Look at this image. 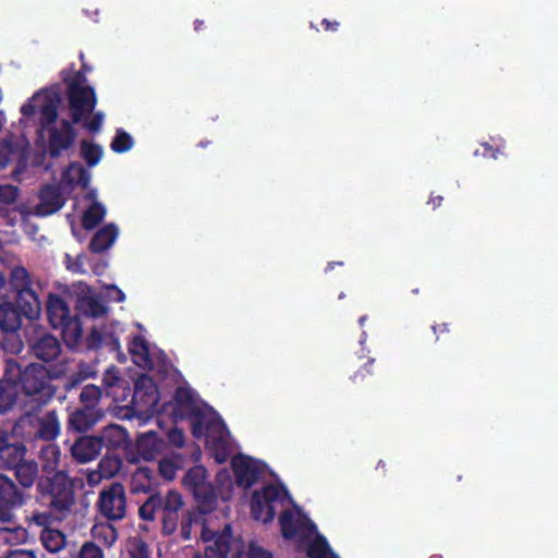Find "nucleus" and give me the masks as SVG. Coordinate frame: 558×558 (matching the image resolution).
<instances>
[{
  "label": "nucleus",
  "mask_w": 558,
  "mask_h": 558,
  "mask_svg": "<svg viewBox=\"0 0 558 558\" xmlns=\"http://www.w3.org/2000/svg\"><path fill=\"white\" fill-rule=\"evenodd\" d=\"M7 379L21 389L33 403V410L40 411L56 395L50 383L49 371L41 364L29 363L25 366L12 357L4 359Z\"/></svg>",
  "instance_id": "f257e3e1"
},
{
  "label": "nucleus",
  "mask_w": 558,
  "mask_h": 558,
  "mask_svg": "<svg viewBox=\"0 0 558 558\" xmlns=\"http://www.w3.org/2000/svg\"><path fill=\"white\" fill-rule=\"evenodd\" d=\"M83 75L78 74L72 81L63 82L66 87V100L70 121L74 124L82 123L90 133H98L105 121V113L95 110L97 106L96 92L90 85L82 83Z\"/></svg>",
  "instance_id": "f03ea898"
},
{
  "label": "nucleus",
  "mask_w": 558,
  "mask_h": 558,
  "mask_svg": "<svg viewBox=\"0 0 558 558\" xmlns=\"http://www.w3.org/2000/svg\"><path fill=\"white\" fill-rule=\"evenodd\" d=\"M37 500L50 514L65 518L75 504V490L72 478L65 471L43 475L36 485Z\"/></svg>",
  "instance_id": "7ed1b4c3"
},
{
  "label": "nucleus",
  "mask_w": 558,
  "mask_h": 558,
  "mask_svg": "<svg viewBox=\"0 0 558 558\" xmlns=\"http://www.w3.org/2000/svg\"><path fill=\"white\" fill-rule=\"evenodd\" d=\"M184 506L181 493L169 489L165 495L151 494L138 508V517L144 521H155L157 513H160V533L165 537L174 535L179 530L181 521L180 511Z\"/></svg>",
  "instance_id": "20e7f679"
},
{
  "label": "nucleus",
  "mask_w": 558,
  "mask_h": 558,
  "mask_svg": "<svg viewBox=\"0 0 558 558\" xmlns=\"http://www.w3.org/2000/svg\"><path fill=\"white\" fill-rule=\"evenodd\" d=\"M9 287L15 292V304L28 319H36L41 312L39 296L34 289L28 269L22 265L13 266L9 271Z\"/></svg>",
  "instance_id": "39448f33"
},
{
  "label": "nucleus",
  "mask_w": 558,
  "mask_h": 558,
  "mask_svg": "<svg viewBox=\"0 0 558 558\" xmlns=\"http://www.w3.org/2000/svg\"><path fill=\"white\" fill-rule=\"evenodd\" d=\"M125 429L118 425H113L106 429L102 437L82 436L71 446V456L78 463H87L97 458L105 442L110 447H120L125 440Z\"/></svg>",
  "instance_id": "423d86ee"
},
{
  "label": "nucleus",
  "mask_w": 558,
  "mask_h": 558,
  "mask_svg": "<svg viewBox=\"0 0 558 558\" xmlns=\"http://www.w3.org/2000/svg\"><path fill=\"white\" fill-rule=\"evenodd\" d=\"M171 414L175 418L192 420V433L198 437L202 433L205 412L198 404L196 393L185 386L178 387L169 403Z\"/></svg>",
  "instance_id": "0eeeda50"
},
{
  "label": "nucleus",
  "mask_w": 558,
  "mask_h": 558,
  "mask_svg": "<svg viewBox=\"0 0 558 558\" xmlns=\"http://www.w3.org/2000/svg\"><path fill=\"white\" fill-rule=\"evenodd\" d=\"M288 492L283 485L269 484L263 489L255 490L252 495V517L264 523L271 522L277 513V504H284Z\"/></svg>",
  "instance_id": "6e6552de"
},
{
  "label": "nucleus",
  "mask_w": 558,
  "mask_h": 558,
  "mask_svg": "<svg viewBox=\"0 0 558 558\" xmlns=\"http://www.w3.org/2000/svg\"><path fill=\"white\" fill-rule=\"evenodd\" d=\"M28 494L17 486L9 475L0 473V522L13 523L16 509H21Z\"/></svg>",
  "instance_id": "1a4fd4ad"
},
{
  "label": "nucleus",
  "mask_w": 558,
  "mask_h": 558,
  "mask_svg": "<svg viewBox=\"0 0 558 558\" xmlns=\"http://www.w3.org/2000/svg\"><path fill=\"white\" fill-rule=\"evenodd\" d=\"M28 353L45 363L53 362L61 354V343L58 337L45 329L33 328L26 335Z\"/></svg>",
  "instance_id": "9d476101"
},
{
  "label": "nucleus",
  "mask_w": 558,
  "mask_h": 558,
  "mask_svg": "<svg viewBox=\"0 0 558 558\" xmlns=\"http://www.w3.org/2000/svg\"><path fill=\"white\" fill-rule=\"evenodd\" d=\"M126 494L121 482H112L99 494L97 508L109 521H121L126 515Z\"/></svg>",
  "instance_id": "9b49d317"
},
{
  "label": "nucleus",
  "mask_w": 558,
  "mask_h": 558,
  "mask_svg": "<svg viewBox=\"0 0 558 558\" xmlns=\"http://www.w3.org/2000/svg\"><path fill=\"white\" fill-rule=\"evenodd\" d=\"M231 465L233 474H235V484L238 487L248 489L253 487L259 480L264 464L258 460L250 458V456H233Z\"/></svg>",
  "instance_id": "f8f14e48"
},
{
  "label": "nucleus",
  "mask_w": 558,
  "mask_h": 558,
  "mask_svg": "<svg viewBox=\"0 0 558 558\" xmlns=\"http://www.w3.org/2000/svg\"><path fill=\"white\" fill-rule=\"evenodd\" d=\"M69 120H61L59 128L48 129V153L51 158H58L65 150L72 148L76 141L77 132Z\"/></svg>",
  "instance_id": "ddd939ff"
},
{
  "label": "nucleus",
  "mask_w": 558,
  "mask_h": 558,
  "mask_svg": "<svg viewBox=\"0 0 558 558\" xmlns=\"http://www.w3.org/2000/svg\"><path fill=\"white\" fill-rule=\"evenodd\" d=\"M159 400L158 386L151 376L148 374L138 375L135 387H133V404L141 411H149L158 405Z\"/></svg>",
  "instance_id": "4468645a"
},
{
  "label": "nucleus",
  "mask_w": 558,
  "mask_h": 558,
  "mask_svg": "<svg viewBox=\"0 0 558 558\" xmlns=\"http://www.w3.org/2000/svg\"><path fill=\"white\" fill-rule=\"evenodd\" d=\"M38 204L33 208L35 216L45 217L56 214L65 203L58 184L47 183L38 192Z\"/></svg>",
  "instance_id": "2eb2a0df"
},
{
  "label": "nucleus",
  "mask_w": 558,
  "mask_h": 558,
  "mask_svg": "<svg viewBox=\"0 0 558 558\" xmlns=\"http://www.w3.org/2000/svg\"><path fill=\"white\" fill-rule=\"evenodd\" d=\"M11 436L0 429V469L11 471L26 457L27 448L21 441H11Z\"/></svg>",
  "instance_id": "dca6fc26"
},
{
  "label": "nucleus",
  "mask_w": 558,
  "mask_h": 558,
  "mask_svg": "<svg viewBox=\"0 0 558 558\" xmlns=\"http://www.w3.org/2000/svg\"><path fill=\"white\" fill-rule=\"evenodd\" d=\"M101 409L78 407L69 412L66 426L69 430L86 433L90 430L102 417Z\"/></svg>",
  "instance_id": "f3484780"
},
{
  "label": "nucleus",
  "mask_w": 558,
  "mask_h": 558,
  "mask_svg": "<svg viewBox=\"0 0 558 558\" xmlns=\"http://www.w3.org/2000/svg\"><path fill=\"white\" fill-rule=\"evenodd\" d=\"M26 147L15 140L12 135L0 141V168L5 169L9 163L14 161L24 162L26 159Z\"/></svg>",
  "instance_id": "a211bd4d"
},
{
  "label": "nucleus",
  "mask_w": 558,
  "mask_h": 558,
  "mask_svg": "<svg viewBox=\"0 0 558 558\" xmlns=\"http://www.w3.org/2000/svg\"><path fill=\"white\" fill-rule=\"evenodd\" d=\"M46 311L50 326L53 329L63 326L64 322L72 316L66 302L58 293H49Z\"/></svg>",
  "instance_id": "6ab92c4d"
},
{
  "label": "nucleus",
  "mask_w": 558,
  "mask_h": 558,
  "mask_svg": "<svg viewBox=\"0 0 558 558\" xmlns=\"http://www.w3.org/2000/svg\"><path fill=\"white\" fill-rule=\"evenodd\" d=\"M232 542V527L226 525L213 545L205 549V554L195 553L192 558H229Z\"/></svg>",
  "instance_id": "aec40b11"
},
{
  "label": "nucleus",
  "mask_w": 558,
  "mask_h": 558,
  "mask_svg": "<svg viewBox=\"0 0 558 558\" xmlns=\"http://www.w3.org/2000/svg\"><path fill=\"white\" fill-rule=\"evenodd\" d=\"M34 440L53 441L60 434V420L57 411H49L44 416H38L37 428L34 432Z\"/></svg>",
  "instance_id": "412c9836"
},
{
  "label": "nucleus",
  "mask_w": 558,
  "mask_h": 558,
  "mask_svg": "<svg viewBox=\"0 0 558 558\" xmlns=\"http://www.w3.org/2000/svg\"><path fill=\"white\" fill-rule=\"evenodd\" d=\"M118 234V227L114 223H107L92 236L88 244L89 251L96 254L108 251L117 240Z\"/></svg>",
  "instance_id": "4be33fe9"
},
{
  "label": "nucleus",
  "mask_w": 558,
  "mask_h": 558,
  "mask_svg": "<svg viewBox=\"0 0 558 558\" xmlns=\"http://www.w3.org/2000/svg\"><path fill=\"white\" fill-rule=\"evenodd\" d=\"M25 412L14 423L13 430L26 440L34 441L35 433L38 423L39 411L33 410V403H26Z\"/></svg>",
  "instance_id": "5701e85b"
},
{
  "label": "nucleus",
  "mask_w": 558,
  "mask_h": 558,
  "mask_svg": "<svg viewBox=\"0 0 558 558\" xmlns=\"http://www.w3.org/2000/svg\"><path fill=\"white\" fill-rule=\"evenodd\" d=\"M24 314L19 306L11 302L0 304V329L2 332L19 331Z\"/></svg>",
  "instance_id": "b1692460"
},
{
  "label": "nucleus",
  "mask_w": 558,
  "mask_h": 558,
  "mask_svg": "<svg viewBox=\"0 0 558 558\" xmlns=\"http://www.w3.org/2000/svg\"><path fill=\"white\" fill-rule=\"evenodd\" d=\"M161 447L162 440L154 432L141 435L135 444L136 451L144 461H154L158 457Z\"/></svg>",
  "instance_id": "393cba45"
},
{
  "label": "nucleus",
  "mask_w": 558,
  "mask_h": 558,
  "mask_svg": "<svg viewBox=\"0 0 558 558\" xmlns=\"http://www.w3.org/2000/svg\"><path fill=\"white\" fill-rule=\"evenodd\" d=\"M12 471H14V477L20 485L19 487L24 492L31 489L39 478L38 464L34 460L24 459Z\"/></svg>",
  "instance_id": "a878e982"
},
{
  "label": "nucleus",
  "mask_w": 558,
  "mask_h": 558,
  "mask_svg": "<svg viewBox=\"0 0 558 558\" xmlns=\"http://www.w3.org/2000/svg\"><path fill=\"white\" fill-rule=\"evenodd\" d=\"M191 494L197 502L196 508H193L195 511H202V513L206 515L216 509L217 495L209 482L201 485Z\"/></svg>",
  "instance_id": "bb28decb"
},
{
  "label": "nucleus",
  "mask_w": 558,
  "mask_h": 558,
  "mask_svg": "<svg viewBox=\"0 0 558 558\" xmlns=\"http://www.w3.org/2000/svg\"><path fill=\"white\" fill-rule=\"evenodd\" d=\"M208 445L217 463L222 464L228 461L230 446L226 438V426L223 424L217 426L216 436H209Z\"/></svg>",
  "instance_id": "cd10ccee"
},
{
  "label": "nucleus",
  "mask_w": 558,
  "mask_h": 558,
  "mask_svg": "<svg viewBox=\"0 0 558 558\" xmlns=\"http://www.w3.org/2000/svg\"><path fill=\"white\" fill-rule=\"evenodd\" d=\"M19 389L7 377L4 368L3 378L0 380V415L7 414L16 404Z\"/></svg>",
  "instance_id": "c85d7f7f"
},
{
  "label": "nucleus",
  "mask_w": 558,
  "mask_h": 558,
  "mask_svg": "<svg viewBox=\"0 0 558 558\" xmlns=\"http://www.w3.org/2000/svg\"><path fill=\"white\" fill-rule=\"evenodd\" d=\"M61 336L64 343L70 347H76L83 337L82 322L77 316H71L66 319L63 326H60Z\"/></svg>",
  "instance_id": "c756f323"
},
{
  "label": "nucleus",
  "mask_w": 558,
  "mask_h": 558,
  "mask_svg": "<svg viewBox=\"0 0 558 558\" xmlns=\"http://www.w3.org/2000/svg\"><path fill=\"white\" fill-rule=\"evenodd\" d=\"M60 448L54 444H47L39 450V459L41 461V468L46 475H51L58 471L60 465Z\"/></svg>",
  "instance_id": "7c9ffc66"
},
{
  "label": "nucleus",
  "mask_w": 558,
  "mask_h": 558,
  "mask_svg": "<svg viewBox=\"0 0 558 558\" xmlns=\"http://www.w3.org/2000/svg\"><path fill=\"white\" fill-rule=\"evenodd\" d=\"M205 515L202 511H195L193 508L183 512L180 521L179 536L182 541H190L192 538V529L204 524Z\"/></svg>",
  "instance_id": "2f4dec72"
},
{
  "label": "nucleus",
  "mask_w": 558,
  "mask_h": 558,
  "mask_svg": "<svg viewBox=\"0 0 558 558\" xmlns=\"http://www.w3.org/2000/svg\"><path fill=\"white\" fill-rule=\"evenodd\" d=\"M107 214V208L101 203L94 201L84 211L82 226L84 230H93L100 225Z\"/></svg>",
  "instance_id": "473e14b6"
},
{
  "label": "nucleus",
  "mask_w": 558,
  "mask_h": 558,
  "mask_svg": "<svg viewBox=\"0 0 558 558\" xmlns=\"http://www.w3.org/2000/svg\"><path fill=\"white\" fill-rule=\"evenodd\" d=\"M90 534L95 542L106 547L112 546L118 538V531L110 522L94 524Z\"/></svg>",
  "instance_id": "72a5a7b5"
},
{
  "label": "nucleus",
  "mask_w": 558,
  "mask_h": 558,
  "mask_svg": "<svg viewBox=\"0 0 558 558\" xmlns=\"http://www.w3.org/2000/svg\"><path fill=\"white\" fill-rule=\"evenodd\" d=\"M40 542L45 549L50 553H58L65 546V536L58 529L45 527L40 533Z\"/></svg>",
  "instance_id": "f704fd0d"
},
{
  "label": "nucleus",
  "mask_w": 558,
  "mask_h": 558,
  "mask_svg": "<svg viewBox=\"0 0 558 558\" xmlns=\"http://www.w3.org/2000/svg\"><path fill=\"white\" fill-rule=\"evenodd\" d=\"M279 524L286 539H293L296 537V534L301 529V521L295 519V515L291 510L281 512L279 517Z\"/></svg>",
  "instance_id": "c9c22d12"
},
{
  "label": "nucleus",
  "mask_w": 558,
  "mask_h": 558,
  "mask_svg": "<svg viewBox=\"0 0 558 558\" xmlns=\"http://www.w3.org/2000/svg\"><path fill=\"white\" fill-rule=\"evenodd\" d=\"M207 481V470L203 465H194L183 476V485L190 493L194 492Z\"/></svg>",
  "instance_id": "e433bc0d"
},
{
  "label": "nucleus",
  "mask_w": 558,
  "mask_h": 558,
  "mask_svg": "<svg viewBox=\"0 0 558 558\" xmlns=\"http://www.w3.org/2000/svg\"><path fill=\"white\" fill-rule=\"evenodd\" d=\"M122 465L123 462L120 456H116V453H106L99 461L98 469L105 478H110L120 472Z\"/></svg>",
  "instance_id": "4c0bfd02"
},
{
  "label": "nucleus",
  "mask_w": 558,
  "mask_h": 558,
  "mask_svg": "<svg viewBox=\"0 0 558 558\" xmlns=\"http://www.w3.org/2000/svg\"><path fill=\"white\" fill-rule=\"evenodd\" d=\"M81 156L89 167H96L104 156V149L98 144L82 140Z\"/></svg>",
  "instance_id": "58836bf2"
},
{
  "label": "nucleus",
  "mask_w": 558,
  "mask_h": 558,
  "mask_svg": "<svg viewBox=\"0 0 558 558\" xmlns=\"http://www.w3.org/2000/svg\"><path fill=\"white\" fill-rule=\"evenodd\" d=\"M102 397V390L95 385H86L80 393V407L101 409L99 402Z\"/></svg>",
  "instance_id": "ea45409f"
},
{
  "label": "nucleus",
  "mask_w": 558,
  "mask_h": 558,
  "mask_svg": "<svg viewBox=\"0 0 558 558\" xmlns=\"http://www.w3.org/2000/svg\"><path fill=\"white\" fill-rule=\"evenodd\" d=\"M80 60L82 61V66L80 70H76L75 64L72 63L68 68L60 71V78L62 82H70L73 78H75L78 74L83 75L82 83L87 82L86 74L90 73L93 71V68L85 61V56L83 51L80 52Z\"/></svg>",
  "instance_id": "a19ab883"
},
{
  "label": "nucleus",
  "mask_w": 558,
  "mask_h": 558,
  "mask_svg": "<svg viewBox=\"0 0 558 558\" xmlns=\"http://www.w3.org/2000/svg\"><path fill=\"white\" fill-rule=\"evenodd\" d=\"M133 146V136L126 131L118 129L111 140L110 149L117 154H123L131 150Z\"/></svg>",
  "instance_id": "79ce46f5"
},
{
  "label": "nucleus",
  "mask_w": 558,
  "mask_h": 558,
  "mask_svg": "<svg viewBox=\"0 0 558 558\" xmlns=\"http://www.w3.org/2000/svg\"><path fill=\"white\" fill-rule=\"evenodd\" d=\"M2 339H0V349L5 354L17 355L23 350V341L21 340L17 331L3 332Z\"/></svg>",
  "instance_id": "37998d69"
},
{
  "label": "nucleus",
  "mask_w": 558,
  "mask_h": 558,
  "mask_svg": "<svg viewBox=\"0 0 558 558\" xmlns=\"http://www.w3.org/2000/svg\"><path fill=\"white\" fill-rule=\"evenodd\" d=\"M330 551V545L322 534H317L307 547L310 558H326Z\"/></svg>",
  "instance_id": "c03bdc74"
},
{
  "label": "nucleus",
  "mask_w": 558,
  "mask_h": 558,
  "mask_svg": "<svg viewBox=\"0 0 558 558\" xmlns=\"http://www.w3.org/2000/svg\"><path fill=\"white\" fill-rule=\"evenodd\" d=\"M40 125L48 128L58 120V106L52 99H46L39 108Z\"/></svg>",
  "instance_id": "a18cd8bd"
},
{
  "label": "nucleus",
  "mask_w": 558,
  "mask_h": 558,
  "mask_svg": "<svg viewBox=\"0 0 558 558\" xmlns=\"http://www.w3.org/2000/svg\"><path fill=\"white\" fill-rule=\"evenodd\" d=\"M131 355L136 360L147 361L149 349L147 341L142 336H135L129 344Z\"/></svg>",
  "instance_id": "49530a36"
},
{
  "label": "nucleus",
  "mask_w": 558,
  "mask_h": 558,
  "mask_svg": "<svg viewBox=\"0 0 558 558\" xmlns=\"http://www.w3.org/2000/svg\"><path fill=\"white\" fill-rule=\"evenodd\" d=\"M83 311L92 317H100L108 312V307L99 300L89 296L83 302Z\"/></svg>",
  "instance_id": "de8ad7c7"
},
{
  "label": "nucleus",
  "mask_w": 558,
  "mask_h": 558,
  "mask_svg": "<svg viewBox=\"0 0 558 558\" xmlns=\"http://www.w3.org/2000/svg\"><path fill=\"white\" fill-rule=\"evenodd\" d=\"M129 553L131 558H151L148 544L141 538H135L130 543Z\"/></svg>",
  "instance_id": "09e8293b"
},
{
  "label": "nucleus",
  "mask_w": 558,
  "mask_h": 558,
  "mask_svg": "<svg viewBox=\"0 0 558 558\" xmlns=\"http://www.w3.org/2000/svg\"><path fill=\"white\" fill-rule=\"evenodd\" d=\"M70 172H76L77 179L76 183L80 184L83 189L87 187L89 184V173L87 170L83 167V165L78 161H73L68 167V171L64 174H68Z\"/></svg>",
  "instance_id": "8fccbe9b"
},
{
  "label": "nucleus",
  "mask_w": 558,
  "mask_h": 558,
  "mask_svg": "<svg viewBox=\"0 0 558 558\" xmlns=\"http://www.w3.org/2000/svg\"><path fill=\"white\" fill-rule=\"evenodd\" d=\"M20 195V189L12 184H0V202L7 205L14 204Z\"/></svg>",
  "instance_id": "3c124183"
},
{
  "label": "nucleus",
  "mask_w": 558,
  "mask_h": 558,
  "mask_svg": "<svg viewBox=\"0 0 558 558\" xmlns=\"http://www.w3.org/2000/svg\"><path fill=\"white\" fill-rule=\"evenodd\" d=\"M78 558H105V554L95 542H85L78 551Z\"/></svg>",
  "instance_id": "603ef678"
},
{
  "label": "nucleus",
  "mask_w": 558,
  "mask_h": 558,
  "mask_svg": "<svg viewBox=\"0 0 558 558\" xmlns=\"http://www.w3.org/2000/svg\"><path fill=\"white\" fill-rule=\"evenodd\" d=\"M179 466L169 459L159 461V474L166 480H173L177 475Z\"/></svg>",
  "instance_id": "864d4df0"
},
{
  "label": "nucleus",
  "mask_w": 558,
  "mask_h": 558,
  "mask_svg": "<svg viewBox=\"0 0 558 558\" xmlns=\"http://www.w3.org/2000/svg\"><path fill=\"white\" fill-rule=\"evenodd\" d=\"M374 363V359H369L366 363H364L363 366L352 375V381L354 384H361L366 376L373 375Z\"/></svg>",
  "instance_id": "5fc2aeb1"
},
{
  "label": "nucleus",
  "mask_w": 558,
  "mask_h": 558,
  "mask_svg": "<svg viewBox=\"0 0 558 558\" xmlns=\"http://www.w3.org/2000/svg\"><path fill=\"white\" fill-rule=\"evenodd\" d=\"M167 438L171 445L178 448L183 447L184 442L186 441V436L184 435V432H182V429H178V427L169 429Z\"/></svg>",
  "instance_id": "6e6d98bb"
},
{
  "label": "nucleus",
  "mask_w": 558,
  "mask_h": 558,
  "mask_svg": "<svg viewBox=\"0 0 558 558\" xmlns=\"http://www.w3.org/2000/svg\"><path fill=\"white\" fill-rule=\"evenodd\" d=\"M84 383V376L81 373H73L65 378L63 383V388L66 391H71L77 389Z\"/></svg>",
  "instance_id": "4d7b16f0"
},
{
  "label": "nucleus",
  "mask_w": 558,
  "mask_h": 558,
  "mask_svg": "<svg viewBox=\"0 0 558 558\" xmlns=\"http://www.w3.org/2000/svg\"><path fill=\"white\" fill-rule=\"evenodd\" d=\"M39 97V94H35L32 98H29L24 105L21 107V113L25 118L34 117L36 112L35 100Z\"/></svg>",
  "instance_id": "13d9d810"
},
{
  "label": "nucleus",
  "mask_w": 558,
  "mask_h": 558,
  "mask_svg": "<svg viewBox=\"0 0 558 558\" xmlns=\"http://www.w3.org/2000/svg\"><path fill=\"white\" fill-rule=\"evenodd\" d=\"M0 558H36L34 551L28 549H11Z\"/></svg>",
  "instance_id": "bf43d9fd"
},
{
  "label": "nucleus",
  "mask_w": 558,
  "mask_h": 558,
  "mask_svg": "<svg viewBox=\"0 0 558 558\" xmlns=\"http://www.w3.org/2000/svg\"><path fill=\"white\" fill-rule=\"evenodd\" d=\"M198 526L202 527V532H201V538L204 543H208L210 541H214L220 535V534H217L216 532L209 530L208 525H207V519L205 518V522L204 524H199Z\"/></svg>",
  "instance_id": "052dcab7"
},
{
  "label": "nucleus",
  "mask_w": 558,
  "mask_h": 558,
  "mask_svg": "<svg viewBox=\"0 0 558 558\" xmlns=\"http://www.w3.org/2000/svg\"><path fill=\"white\" fill-rule=\"evenodd\" d=\"M248 558H272V555L260 547H251Z\"/></svg>",
  "instance_id": "680f3d73"
},
{
  "label": "nucleus",
  "mask_w": 558,
  "mask_h": 558,
  "mask_svg": "<svg viewBox=\"0 0 558 558\" xmlns=\"http://www.w3.org/2000/svg\"><path fill=\"white\" fill-rule=\"evenodd\" d=\"M102 342V335L97 331L96 329H93L89 338H88V347L89 348H97L100 347Z\"/></svg>",
  "instance_id": "e2e57ef3"
},
{
  "label": "nucleus",
  "mask_w": 558,
  "mask_h": 558,
  "mask_svg": "<svg viewBox=\"0 0 558 558\" xmlns=\"http://www.w3.org/2000/svg\"><path fill=\"white\" fill-rule=\"evenodd\" d=\"M433 330L434 335L436 336V340H438L440 336L450 332L448 323H439L438 325L433 327Z\"/></svg>",
  "instance_id": "0e129e2a"
},
{
  "label": "nucleus",
  "mask_w": 558,
  "mask_h": 558,
  "mask_svg": "<svg viewBox=\"0 0 558 558\" xmlns=\"http://www.w3.org/2000/svg\"><path fill=\"white\" fill-rule=\"evenodd\" d=\"M498 154H499V149H496V148L492 147L488 144H484L483 145V153H482V155L484 157L496 159L498 157Z\"/></svg>",
  "instance_id": "69168bd1"
},
{
  "label": "nucleus",
  "mask_w": 558,
  "mask_h": 558,
  "mask_svg": "<svg viewBox=\"0 0 558 558\" xmlns=\"http://www.w3.org/2000/svg\"><path fill=\"white\" fill-rule=\"evenodd\" d=\"M102 478L105 476L100 474L99 469L87 474V483H100Z\"/></svg>",
  "instance_id": "338daca9"
},
{
  "label": "nucleus",
  "mask_w": 558,
  "mask_h": 558,
  "mask_svg": "<svg viewBox=\"0 0 558 558\" xmlns=\"http://www.w3.org/2000/svg\"><path fill=\"white\" fill-rule=\"evenodd\" d=\"M322 25L324 26V28L326 31H337L338 26H339V23L337 21H330L328 19H324L322 21Z\"/></svg>",
  "instance_id": "774afa93"
}]
</instances>
